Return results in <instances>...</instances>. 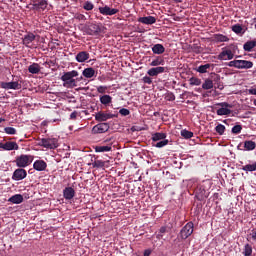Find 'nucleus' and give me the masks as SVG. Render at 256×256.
<instances>
[{"label":"nucleus","mask_w":256,"mask_h":256,"mask_svg":"<svg viewBox=\"0 0 256 256\" xmlns=\"http://www.w3.org/2000/svg\"><path fill=\"white\" fill-rule=\"evenodd\" d=\"M164 65H165V58L163 56L154 57L152 62H150L149 64L150 67H160Z\"/></svg>","instance_id":"obj_18"},{"label":"nucleus","mask_w":256,"mask_h":256,"mask_svg":"<svg viewBox=\"0 0 256 256\" xmlns=\"http://www.w3.org/2000/svg\"><path fill=\"white\" fill-rule=\"evenodd\" d=\"M117 118L116 114L98 112L95 114V121L103 123L107 122L109 119Z\"/></svg>","instance_id":"obj_8"},{"label":"nucleus","mask_w":256,"mask_h":256,"mask_svg":"<svg viewBox=\"0 0 256 256\" xmlns=\"http://www.w3.org/2000/svg\"><path fill=\"white\" fill-rule=\"evenodd\" d=\"M33 161L32 155H21L16 157L15 163L18 168L24 169L29 166Z\"/></svg>","instance_id":"obj_4"},{"label":"nucleus","mask_w":256,"mask_h":256,"mask_svg":"<svg viewBox=\"0 0 256 256\" xmlns=\"http://www.w3.org/2000/svg\"><path fill=\"white\" fill-rule=\"evenodd\" d=\"M180 135L184 139H191V138H193L194 133L189 130H181Z\"/></svg>","instance_id":"obj_38"},{"label":"nucleus","mask_w":256,"mask_h":256,"mask_svg":"<svg viewBox=\"0 0 256 256\" xmlns=\"http://www.w3.org/2000/svg\"><path fill=\"white\" fill-rule=\"evenodd\" d=\"M228 67H235L239 70H248L254 67V63L249 60H233L228 63Z\"/></svg>","instance_id":"obj_2"},{"label":"nucleus","mask_w":256,"mask_h":256,"mask_svg":"<svg viewBox=\"0 0 256 256\" xmlns=\"http://www.w3.org/2000/svg\"><path fill=\"white\" fill-rule=\"evenodd\" d=\"M36 40V35L33 34L32 32H28L24 38H22V45L25 47L31 48L32 42Z\"/></svg>","instance_id":"obj_14"},{"label":"nucleus","mask_w":256,"mask_h":256,"mask_svg":"<svg viewBox=\"0 0 256 256\" xmlns=\"http://www.w3.org/2000/svg\"><path fill=\"white\" fill-rule=\"evenodd\" d=\"M83 76L79 77V78H75V80H77V83L80 82L81 80H83Z\"/></svg>","instance_id":"obj_57"},{"label":"nucleus","mask_w":256,"mask_h":256,"mask_svg":"<svg viewBox=\"0 0 256 256\" xmlns=\"http://www.w3.org/2000/svg\"><path fill=\"white\" fill-rule=\"evenodd\" d=\"M82 76L90 79L92 77H97V72L95 68H92V67L84 68L82 71Z\"/></svg>","instance_id":"obj_19"},{"label":"nucleus","mask_w":256,"mask_h":256,"mask_svg":"<svg viewBox=\"0 0 256 256\" xmlns=\"http://www.w3.org/2000/svg\"><path fill=\"white\" fill-rule=\"evenodd\" d=\"M78 76H79V72L77 70L65 72L61 76V80L63 82V87H67V88L78 87L80 84H77V79H75V77H78Z\"/></svg>","instance_id":"obj_1"},{"label":"nucleus","mask_w":256,"mask_h":256,"mask_svg":"<svg viewBox=\"0 0 256 256\" xmlns=\"http://www.w3.org/2000/svg\"><path fill=\"white\" fill-rule=\"evenodd\" d=\"M27 177V171L23 168H18L13 172L12 179L14 181H21Z\"/></svg>","instance_id":"obj_15"},{"label":"nucleus","mask_w":256,"mask_h":256,"mask_svg":"<svg viewBox=\"0 0 256 256\" xmlns=\"http://www.w3.org/2000/svg\"><path fill=\"white\" fill-rule=\"evenodd\" d=\"M167 135L163 132H156L152 135L153 142H159L166 140Z\"/></svg>","instance_id":"obj_26"},{"label":"nucleus","mask_w":256,"mask_h":256,"mask_svg":"<svg viewBox=\"0 0 256 256\" xmlns=\"http://www.w3.org/2000/svg\"><path fill=\"white\" fill-rule=\"evenodd\" d=\"M38 146L45 149H57L59 147L55 138H43L38 141Z\"/></svg>","instance_id":"obj_5"},{"label":"nucleus","mask_w":256,"mask_h":256,"mask_svg":"<svg viewBox=\"0 0 256 256\" xmlns=\"http://www.w3.org/2000/svg\"><path fill=\"white\" fill-rule=\"evenodd\" d=\"M113 102V97L108 94L102 95L100 97V103L104 106H108L110 103Z\"/></svg>","instance_id":"obj_29"},{"label":"nucleus","mask_w":256,"mask_h":256,"mask_svg":"<svg viewBox=\"0 0 256 256\" xmlns=\"http://www.w3.org/2000/svg\"><path fill=\"white\" fill-rule=\"evenodd\" d=\"M241 170L245 171V172H254L256 171V162H252V164H247L246 166H242Z\"/></svg>","instance_id":"obj_35"},{"label":"nucleus","mask_w":256,"mask_h":256,"mask_svg":"<svg viewBox=\"0 0 256 256\" xmlns=\"http://www.w3.org/2000/svg\"><path fill=\"white\" fill-rule=\"evenodd\" d=\"M165 99L168 102H173L176 100V96H175V94L170 92V93L166 94Z\"/></svg>","instance_id":"obj_48"},{"label":"nucleus","mask_w":256,"mask_h":256,"mask_svg":"<svg viewBox=\"0 0 256 256\" xmlns=\"http://www.w3.org/2000/svg\"><path fill=\"white\" fill-rule=\"evenodd\" d=\"M254 27L256 28V25Z\"/></svg>","instance_id":"obj_64"},{"label":"nucleus","mask_w":256,"mask_h":256,"mask_svg":"<svg viewBox=\"0 0 256 256\" xmlns=\"http://www.w3.org/2000/svg\"><path fill=\"white\" fill-rule=\"evenodd\" d=\"M225 130H226V127H225V125H223V124H218V125L215 127V131H216V133H218V135H224Z\"/></svg>","instance_id":"obj_41"},{"label":"nucleus","mask_w":256,"mask_h":256,"mask_svg":"<svg viewBox=\"0 0 256 256\" xmlns=\"http://www.w3.org/2000/svg\"><path fill=\"white\" fill-rule=\"evenodd\" d=\"M45 64L51 65L54 64L52 60H50L49 62H45Z\"/></svg>","instance_id":"obj_58"},{"label":"nucleus","mask_w":256,"mask_h":256,"mask_svg":"<svg viewBox=\"0 0 256 256\" xmlns=\"http://www.w3.org/2000/svg\"><path fill=\"white\" fill-rule=\"evenodd\" d=\"M108 87L107 86H98V88H96V91L100 94H104L107 93Z\"/></svg>","instance_id":"obj_50"},{"label":"nucleus","mask_w":256,"mask_h":256,"mask_svg":"<svg viewBox=\"0 0 256 256\" xmlns=\"http://www.w3.org/2000/svg\"><path fill=\"white\" fill-rule=\"evenodd\" d=\"M256 47V41L251 40L244 43V51L251 52Z\"/></svg>","instance_id":"obj_33"},{"label":"nucleus","mask_w":256,"mask_h":256,"mask_svg":"<svg viewBox=\"0 0 256 256\" xmlns=\"http://www.w3.org/2000/svg\"><path fill=\"white\" fill-rule=\"evenodd\" d=\"M253 105H254V106H256V99H255V100H253Z\"/></svg>","instance_id":"obj_61"},{"label":"nucleus","mask_w":256,"mask_h":256,"mask_svg":"<svg viewBox=\"0 0 256 256\" xmlns=\"http://www.w3.org/2000/svg\"><path fill=\"white\" fill-rule=\"evenodd\" d=\"M190 85L191 86H200L202 84V81L200 78L192 77L190 78Z\"/></svg>","instance_id":"obj_43"},{"label":"nucleus","mask_w":256,"mask_h":256,"mask_svg":"<svg viewBox=\"0 0 256 256\" xmlns=\"http://www.w3.org/2000/svg\"><path fill=\"white\" fill-rule=\"evenodd\" d=\"M4 133H7L9 135H15L17 134V130L13 127H6L4 128Z\"/></svg>","instance_id":"obj_45"},{"label":"nucleus","mask_w":256,"mask_h":256,"mask_svg":"<svg viewBox=\"0 0 256 256\" xmlns=\"http://www.w3.org/2000/svg\"><path fill=\"white\" fill-rule=\"evenodd\" d=\"M232 31H233L236 35H239V34H241L242 31H243V27H242L241 24H235V25H233V27H232Z\"/></svg>","instance_id":"obj_42"},{"label":"nucleus","mask_w":256,"mask_h":256,"mask_svg":"<svg viewBox=\"0 0 256 256\" xmlns=\"http://www.w3.org/2000/svg\"><path fill=\"white\" fill-rule=\"evenodd\" d=\"M247 240H253L254 242H256V227L253 228L250 234L247 235Z\"/></svg>","instance_id":"obj_44"},{"label":"nucleus","mask_w":256,"mask_h":256,"mask_svg":"<svg viewBox=\"0 0 256 256\" xmlns=\"http://www.w3.org/2000/svg\"><path fill=\"white\" fill-rule=\"evenodd\" d=\"M0 149L4 151H13V150L17 151L19 150V145L17 144V142H14V141H6V143L1 142Z\"/></svg>","instance_id":"obj_11"},{"label":"nucleus","mask_w":256,"mask_h":256,"mask_svg":"<svg viewBox=\"0 0 256 256\" xmlns=\"http://www.w3.org/2000/svg\"><path fill=\"white\" fill-rule=\"evenodd\" d=\"M138 22L149 26V25L155 24V22H157V19L154 18L153 16L141 17V18H138Z\"/></svg>","instance_id":"obj_22"},{"label":"nucleus","mask_w":256,"mask_h":256,"mask_svg":"<svg viewBox=\"0 0 256 256\" xmlns=\"http://www.w3.org/2000/svg\"><path fill=\"white\" fill-rule=\"evenodd\" d=\"M214 64H204V65H200L198 68H196V72H199L201 74H205L208 72L209 69H211V67H213Z\"/></svg>","instance_id":"obj_32"},{"label":"nucleus","mask_w":256,"mask_h":256,"mask_svg":"<svg viewBox=\"0 0 256 256\" xmlns=\"http://www.w3.org/2000/svg\"><path fill=\"white\" fill-rule=\"evenodd\" d=\"M112 150V147L109 145H99L95 146V152L96 153H106L110 152Z\"/></svg>","instance_id":"obj_30"},{"label":"nucleus","mask_w":256,"mask_h":256,"mask_svg":"<svg viewBox=\"0 0 256 256\" xmlns=\"http://www.w3.org/2000/svg\"><path fill=\"white\" fill-rule=\"evenodd\" d=\"M142 81H143L144 84H147V85H151V84L153 83L152 78L149 77V76H144V77L142 78Z\"/></svg>","instance_id":"obj_51"},{"label":"nucleus","mask_w":256,"mask_h":256,"mask_svg":"<svg viewBox=\"0 0 256 256\" xmlns=\"http://www.w3.org/2000/svg\"><path fill=\"white\" fill-rule=\"evenodd\" d=\"M77 116H78V112L74 111L73 113L70 114V119L75 120V119H77Z\"/></svg>","instance_id":"obj_54"},{"label":"nucleus","mask_w":256,"mask_h":256,"mask_svg":"<svg viewBox=\"0 0 256 256\" xmlns=\"http://www.w3.org/2000/svg\"><path fill=\"white\" fill-rule=\"evenodd\" d=\"M99 12L102 16H114L117 13H119L120 10L116 8H111L108 5H106L105 7H100Z\"/></svg>","instance_id":"obj_12"},{"label":"nucleus","mask_w":256,"mask_h":256,"mask_svg":"<svg viewBox=\"0 0 256 256\" xmlns=\"http://www.w3.org/2000/svg\"><path fill=\"white\" fill-rule=\"evenodd\" d=\"M109 129H110V125L108 123H100V124L94 125V127L92 128V133L103 134V133H107Z\"/></svg>","instance_id":"obj_9"},{"label":"nucleus","mask_w":256,"mask_h":256,"mask_svg":"<svg viewBox=\"0 0 256 256\" xmlns=\"http://www.w3.org/2000/svg\"><path fill=\"white\" fill-rule=\"evenodd\" d=\"M168 144H169V140H160L159 142H156V144H153V147L161 149V148H164Z\"/></svg>","instance_id":"obj_40"},{"label":"nucleus","mask_w":256,"mask_h":256,"mask_svg":"<svg viewBox=\"0 0 256 256\" xmlns=\"http://www.w3.org/2000/svg\"><path fill=\"white\" fill-rule=\"evenodd\" d=\"M235 57V54L231 49L222 50L220 54H218L217 59L220 61L232 60Z\"/></svg>","instance_id":"obj_13"},{"label":"nucleus","mask_w":256,"mask_h":256,"mask_svg":"<svg viewBox=\"0 0 256 256\" xmlns=\"http://www.w3.org/2000/svg\"><path fill=\"white\" fill-rule=\"evenodd\" d=\"M213 87H214L213 81L209 78H206L204 80V83L202 84V89L211 90V89H213Z\"/></svg>","instance_id":"obj_34"},{"label":"nucleus","mask_w":256,"mask_h":256,"mask_svg":"<svg viewBox=\"0 0 256 256\" xmlns=\"http://www.w3.org/2000/svg\"><path fill=\"white\" fill-rule=\"evenodd\" d=\"M8 201L14 205H20L21 203H23L24 197L20 194H16L10 197Z\"/></svg>","instance_id":"obj_24"},{"label":"nucleus","mask_w":256,"mask_h":256,"mask_svg":"<svg viewBox=\"0 0 256 256\" xmlns=\"http://www.w3.org/2000/svg\"><path fill=\"white\" fill-rule=\"evenodd\" d=\"M218 107H221L220 109L216 110L217 116H229L233 111L231 110L232 105L226 102L218 103Z\"/></svg>","instance_id":"obj_6"},{"label":"nucleus","mask_w":256,"mask_h":256,"mask_svg":"<svg viewBox=\"0 0 256 256\" xmlns=\"http://www.w3.org/2000/svg\"><path fill=\"white\" fill-rule=\"evenodd\" d=\"M247 92H248V95L256 96V85H254V88L247 90Z\"/></svg>","instance_id":"obj_53"},{"label":"nucleus","mask_w":256,"mask_h":256,"mask_svg":"<svg viewBox=\"0 0 256 256\" xmlns=\"http://www.w3.org/2000/svg\"><path fill=\"white\" fill-rule=\"evenodd\" d=\"M192 51L195 52L196 54H200L201 53V47L197 46L196 44H193Z\"/></svg>","instance_id":"obj_52"},{"label":"nucleus","mask_w":256,"mask_h":256,"mask_svg":"<svg viewBox=\"0 0 256 256\" xmlns=\"http://www.w3.org/2000/svg\"><path fill=\"white\" fill-rule=\"evenodd\" d=\"M194 233V223L187 222L183 228H181L178 238L182 240H187Z\"/></svg>","instance_id":"obj_3"},{"label":"nucleus","mask_w":256,"mask_h":256,"mask_svg":"<svg viewBox=\"0 0 256 256\" xmlns=\"http://www.w3.org/2000/svg\"><path fill=\"white\" fill-rule=\"evenodd\" d=\"M105 163H107L106 161H103V160H95L93 163H92V167L94 169H103L105 167Z\"/></svg>","instance_id":"obj_36"},{"label":"nucleus","mask_w":256,"mask_h":256,"mask_svg":"<svg viewBox=\"0 0 256 256\" xmlns=\"http://www.w3.org/2000/svg\"><path fill=\"white\" fill-rule=\"evenodd\" d=\"M28 72H30L33 75H38V73L41 72V66L37 63H33L30 66H28Z\"/></svg>","instance_id":"obj_25"},{"label":"nucleus","mask_w":256,"mask_h":256,"mask_svg":"<svg viewBox=\"0 0 256 256\" xmlns=\"http://www.w3.org/2000/svg\"><path fill=\"white\" fill-rule=\"evenodd\" d=\"M3 122H5V119L0 118V124L3 123Z\"/></svg>","instance_id":"obj_60"},{"label":"nucleus","mask_w":256,"mask_h":256,"mask_svg":"<svg viewBox=\"0 0 256 256\" xmlns=\"http://www.w3.org/2000/svg\"><path fill=\"white\" fill-rule=\"evenodd\" d=\"M74 18L77 20V21H87V18L84 14L82 13H76Z\"/></svg>","instance_id":"obj_47"},{"label":"nucleus","mask_w":256,"mask_h":256,"mask_svg":"<svg viewBox=\"0 0 256 256\" xmlns=\"http://www.w3.org/2000/svg\"><path fill=\"white\" fill-rule=\"evenodd\" d=\"M242 255L252 256V246L249 243L245 244L244 250L242 251Z\"/></svg>","instance_id":"obj_37"},{"label":"nucleus","mask_w":256,"mask_h":256,"mask_svg":"<svg viewBox=\"0 0 256 256\" xmlns=\"http://www.w3.org/2000/svg\"><path fill=\"white\" fill-rule=\"evenodd\" d=\"M89 88H82L81 90H84V91H86V90H88Z\"/></svg>","instance_id":"obj_62"},{"label":"nucleus","mask_w":256,"mask_h":256,"mask_svg":"<svg viewBox=\"0 0 256 256\" xmlns=\"http://www.w3.org/2000/svg\"><path fill=\"white\" fill-rule=\"evenodd\" d=\"M160 234H165L166 233V227L165 226H162L160 227Z\"/></svg>","instance_id":"obj_56"},{"label":"nucleus","mask_w":256,"mask_h":256,"mask_svg":"<svg viewBox=\"0 0 256 256\" xmlns=\"http://www.w3.org/2000/svg\"><path fill=\"white\" fill-rule=\"evenodd\" d=\"M152 51L155 55H163L165 53V47L163 44L157 43L152 47Z\"/></svg>","instance_id":"obj_23"},{"label":"nucleus","mask_w":256,"mask_h":256,"mask_svg":"<svg viewBox=\"0 0 256 256\" xmlns=\"http://www.w3.org/2000/svg\"><path fill=\"white\" fill-rule=\"evenodd\" d=\"M119 114L123 117H127L130 115V110H128L126 108H122L119 110Z\"/></svg>","instance_id":"obj_49"},{"label":"nucleus","mask_w":256,"mask_h":256,"mask_svg":"<svg viewBox=\"0 0 256 256\" xmlns=\"http://www.w3.org/2000/svg\"><path fill=\"white\" fill-rule=\"evenodd\" d=\"M223 123H227V120H223Z\"/></svg>","instance_id":"obj_63"},{"label":"nucleus","mask_w":256,"mask_h":256,"mask_svg":"<svg viewBox=\"0 0 256 256\" xmlns=\"http://www.w3.org/2000/svg\"><path fill=\"white\" fill-rule=\"evenodd\" d=\"M84 11H92L95 9V5L92 2L86 1L83 3Z\"/></svg>","instance_id":"obj_39"},{"label":"nucleus","mask_w":256,"mask_h":256,"mask_svg":"<svg viewBox=\"0 0 256 256\" xmlns=\"http://www.w3.org/2000/svg\"><path fill=\"white\" fill-rule=\"evenodd\" d=\"M0 87L4 90H20L21 89V83L18 81H12V82H1Z\"/></svg>","instance_id":"obj_10"},{"label":"nucleus","mask_w":256,"mask_h":256,"mask_svg":"<svg viewBox=\"0 0 256 256\" xmlns=\"http://www.w3.org/2000/svg\"><path fill=\"white\" fill-rule=\"evenodd\" d=\"M256 149V142L252 140H246L244 142V151H254Z\"/></svg>","instance_id":"obj_27"},{"label":"nucleus","mask_w":256,"mask_h":256,"mask_svg":"<svg viewBox=\"0 0 256 256\" xmlns=\"http://www.w3.org/2000/svg\"><path fill=\"white\" fill-rule=\"evenodd\" d=\"M213 39H214L215 42H218V43L229 42L230 41L229 37H227L223 34H220V33L214 34Z\"/></svg>","instance_id":"obj_28"},{"label":"nucleus","mask_w":256,"mask_h":256,"mask_svg":"<svg viewBox=\"0 0 256 256\" xmlns=\"http://www.w3.org/2000/svg\"><path fill=\"white\" fill-rule=\"evenodd\" d=\"M6 140H7V142H11L13 140V138L8 137Z\"/></svg>","instance_id":"obj_59"},{"label":"nucleus","mask_w":256,"mask_h":256,"mask_svg":"<svg viewBox=\"0 0 256 256\" xmlns=\"http://www.w3.org/2000/svg\"><path fill=\"white\" fill-rule=\"evenodd\" d=\"M47 167H48L47 162H45L44 160H36L33 163V169L38 172L45 171Z\"/></svg>","instance_id":"obj_17"},{"label":"nucleus","mask_w":256,"mask_h":256,"mask_svg":"<svg viewBox=\"0 0 256 256\" xmlns=\"http://www.w3.org/2000/svg\"><path fill=\"white\" fill-rule=\"evenodd\" d=\"M75 59L79 63H84L85 61L90 59V53L86 51L79 52L77 53Z\"/></svg>","instance_id":"obj_21"},{"label":"nucleus","mask_w":256,"mask_h":256,"mask_svg":"<svg viewBox=\"0 0 256 256\" xmlns=\"http://www.w3.org/2000/svg\"><path fill=\"white\" fill-rule=\"evenodd\" d=\"M102 32L101 26L96 23H92L88 27V35L89 36H97Z\"/></svg>","instance_id":"obj_16"},{"label":"nucleus","mask_w":256,"mask_h":256,"mask_svg":"<svg viewBox=\"0 0 256 256\" xmlns=\"http://www.w3.org/2000/svg\"><path fill=\"white\" fill-rule=\"evenodd\" d=\"M242 129H243L242 125L237 124V125H235V126L232 128V133H233V134H239V133L242 132Z\"/></svg>","instance_id":"obj_46"},{"label":"nucleus","mask_w":256,"mask_h":256,"mask_svg":"<svg viewBox=\"0 0 256 256\" xmlns=\"http://www.w3.org/2000/svg\"><path fill=\"white\" fill-rule=\"evenodd\" d=\"M63 197L65 200H72L75 197V190L72 187H65Z\"/></svg>","instance_id":"obj_20"},{"label":"nucleus","mask_w":256,"mask_h":256,"mask_svg":"<svg viewBox=\"0 0 256 256\" xmlns=\"http://www.w3.org/2000/svg\"><path fill=\"white\" fill-rule=\"evenodd\" d=\"M33 6L36 10L44 11L45 9H47L48 2L46 0H42L40 2L34 3Z\"/></svg>","instance_id":"obj_31"},{"label":"nucleus","mask_w":256,"mask_h":256,"mask_svg":"<svg viewBox=\"0 0 256 256\" xmlns=\"http://www.w3.org/2000/svg\"><path fill=\"white\" fill-rule=\"evenodd\" d=\"M166 72H169V68L167 67H162V66H156L154 68H150L148 71H147V75L149 77H158V75L160 74H163V73H166Z\"/></svg>","instance_id":"obj_7"},{"label":"nucleus","mask_w":256,"mask_h":256,"mask_svg":"<svg viewBox=\"0 0 256 256\" xmlns=\"http://www.w3.org/2000/svg\"><path fill=\"white\" fill-rule=\"evenodd\" d=\"M152 251L150 249L144 250L143 256H150Z\"/></svg>","instance_id":"obj_55"}]
</instances>
